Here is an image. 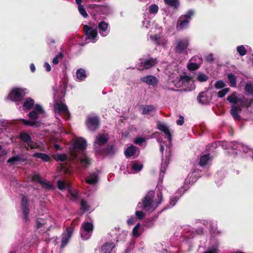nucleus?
Masks as SVG:
<instances>
[{
	"label": "nucleus",
	"instance_id": "nucleus-31",
	"mask_svg": "<svg viewBox=\"0 0 253 253\" xmlns=\"http://www.w3.org/2000/svg\"><path fill=\"white\" fill-rule=\"evenodd\" d=\"M83 227L85 231L88 234L90 233L93 231V225L92 223L85 222L83 224Z\"/></svg>",
	"mask_w": 253,
	"mask_h": 253
},
{
	"label": "nucleus",
	"instance_id": "nucleus-35",
	"mask_svg": "<svg viewBox=\"0 0 253 253\" xmlns=\"http://www.w3.org/2000/svg\"><path fill=\"white\" fill-rule=\"evenodd\" d=\"M169 160L166 158L165 160H162L161 171L162 172H165V170L169 165Z\"/></svg>",
	"mask_w": 253,
	"mask_h": 253
},
{
	"label": "nucleus",
	"instance_id": "nucleus-25",
	"mask_svg": "<svg viewBox=\"0 0 253 253\" xmlns=\"http://www.w3.org/2000/svg\"><path fill=\"white\" fill-rule=\"evenodd\" d=\"M26 161H27L26 158H21L20 156L17 155V156H13V157L9 158L7 161V163H9L11 165H12L13 163L14 162H25Z\"/></svg>",
	"mask_w": 253,
	"mask_h": 253
},
{
	"label": "nucleus",
	"instance_id": "nucleus-1",
	"mask_svg": "<svg viewBox=\"0 0 253 253\" xmlns=\"http://www.w3.org/2000/svg\"><path fill=\"white\" fill-rule=\"evenodd\" d=\"M227 100L229 102L233 103L234 105L231 107L230 110V113L235 120L240 121L241 119L240 115L239 113L242 111L241 106L238 105H235L239 103L243 107H249L251 105V102L248 99H246L244 96L238 97L236 92H233L231 94L229 95Z\"/></svg>",
	"mask_w": 253,
	"mask_h": 253
},
{
	"label": "nucleus",
	"instance_id": "nucleus-17",
	"mask_svg": "<svg viewBox=\"0 0 253 253\" xmlns=\"http://www.w3.org/2000/svg\"><path fill=\"white\" fill-rule=\"evenodd\" d=\"M157 127L160 131L163 132L167 136L169 141L171 140V133L168 126L163 124H159L158 125Z\"/></svg>",
	"mask_w": 253,
	"mask_h": 253
},
{
	"label": "nucleus",
	"instance_id": "nucleus-3",
	"mask_svg": "<svg viewBox=\"0 0 253 253\" xmlns=\"http://www.w3.org/2000/svg\"><path fill=\"white\" fill-rule=\"evenodd\" d=\"M155 192L154 191H149L145 196L142 200V208L146 211H152L154 202L153 198L154 197Z\"/></svg>",
	"mask_w": 253,
	"mask_h": 253
},
{
	"label": "nucleus",
	"instance_id": "nucleus-26",
	"mask_svg": "<svg viewBox=\"0 0 253 253\" xmlns=\"http://www.w3.org/2000/svg\"><path fill=\"white\" fill-rule=\"evenodd\" d=\"M98 176L95 173H93L90 175L89 176L86 177L85 178L86 182L89 184H95L98 182Z\"/></svg>",
	"mask_w": 253,
	"mask_h": 253
},
{
	"label": "nucleus",
	"instance_id": "nucleus-55",
	"mask_svg": "<svg viewBox=\"0 0 253 253\" xmlns=\"http://www.w3.org/2000/svg\"><path fill=\"white\" fill-rule=\"evenodd\" d=\"M135 215L139 219H142L145 217V213L143 211H136Z\"/></svg>",
	"mask_w": 253,
	"mask_h": 253
},
{
	"label": "nucleus",
	"instance_id": "nucleus-6",
	"mask_svg": "<svg viewBox=\"0 0 253 253\" xmlns=\"http://www.w3.org/2000/svg\"><path fill=\"white\" fill-rule=\"evenodd\" d=\"M85 125L90 131H95L100 126V120L97 116H89L87 118Z\"/></svg>",
	"mask_w": 253,
	"mask_h": 253
},
{
	"label": "nucleus",
	"instance_id": "nucleus-19",
	"mask_svg": "<svg viewBox=\"0 0 253 253\" xmlns=\"http://www.w3.org/2000/svg\"><path fill=\"white\" fill-rule=\"evenodd\" d=\"M165 4L173 9H177L180 6L179 0H164Z\"/></svg>",
	"mask_w": 253,
	"mask_h": 253
},
{
	"label": "nucleus",
	"instance_id": "nucleus-46",
	"mask_svg": "<svg viewBox=\"0 0 253 253\" xmlns=\"http://www.w3.org/2000/svg\"><path fill=\"white\" fill-rule=\"evenodd\" d=\"M28 116L32 120H37L38 119L39 114L36 111L33 110L28 114Z\"/></svg>",
	"mask_w": 253,
	"mask_h": 253
},
{
	"label": "nucleus",
	"instance_id": "nucleus-43",
	"mask_svg": "<svg viewBox=\"0 0 253 253\" xmlns=\"http://www.w3.org/2000/svg\"><path fill=\"white\" fill-rule=\"evenodd\" d=\"M159 10L158 6L155 4L151 5L149 6V12L151 14H156Z\"/></svg>",
	"mask_w": 253,
	"mask_h": 253
},
{
	"label": "nucleus",
	"instance_id": "nucleus-12",
	"mask_svg": "<svg viewBox=\"0 0 253 253\" xmlns=\"http://www.w3.org/2000/svg\"><path fill=\"white\" fill-rule=\"evenodd\" d=\"M158 63V60L156 58H151L141 62L140 66L142 67V69H148L154 67Z\"/></svg>",
	"mask_w": 253,
	"mask_h": 253
},
{
	"label": "nucleus",
	"instance_id": "nucleus-16",
	"mask_svg": "<svg viewBox=\"0 0 253 253\" xmlns=\"http://www.w3.org/2000/svg\"><path fill=\"white\" fill-rule=\"evenodd\" d=\"M109 137L107 134L103 133L96 137L95 143L101 146L108 141Z\"/></svg>",
	"mask_w": 253,
	"mask_h": 253
},
{
	"label": "nucleus",
	"instance_id": "nucleus-14",
	"mask_svg": "<svg viewBox=\"0 0 253 253\" xmlns=\"http://www.w3.org/2000/svg\"><path fill=\"white\" fill-rule=\"evenodd\" d=\"M46 221L42 218H38L36 222V227L37 230H39V232H44L47 229L46 225Z\"/></svg>",
	"mask_w": 253,
	"mask_h": 253
},
{
	"label": "nucleus",
	"instance_id": "nucleus-42",
	"mask_svg": "<svg viewBox=\"0 0 253 253\" xmlns=\"http://www.w3.org/2000/svg\"><path fill=\"white\" fill-rule=\"evenodd\" d=\"M140 223H137L133 228L132 230V235L135 237H137L140 236V234L138 232L139 229L140 228Z\"/></svg>",
	"mask_w": 253,
	"mask_h": 253
},
{
	"label": "nucleus",
	"instance_id": "nucleus-27",
	"mask_svg": "<svg viewBox=\"0 0 253 253\" xmlns=\"http://www.w3.org/2000/svg\"><path fill=\"white\" fill-rule=\"evenodd\" d=\"M211 157L209 154L204 155L200 157L199 165L201 167L206 166Z\"/></svg>",
	"mask_w": 253,
	"mask_h": 253
},
{
	"label": "nucleus",
	"instance_id": "nucleus-47",
	"mask_svg": "<svg viewBox=\"0 0 253 253\" xmlns=\"http://www.w3.org/2000/svg\"><path fill=\"white\" fill-rule=\"evenodd\" d=\"M73 233V229L68 227L66 229L65 232L63 234V237H71Z\"/></svg>",
	"mask_w": 253,
	"mask_h": 253
},
{
	"label": "nucleus",
	"instance_id": "nucleus-28",
	"mask_svg": "<svg viewBox=\"0 0 253 253\" xmlns=\"http://www.w3.org/2000/svg\"><path fill=\"white\" fill-rule=\"evenodd\" d=\"M77 78L80 81L84 80L86 77V72L84 69L83 68L79 69L76 72Z\"/></svg>",
	"mask_w": 253,
	"mask_h": 253
},
{
	"label": "nucleus",
	"instance_id": "nucleus-62",
	"mask_svg": "<svg viewBox=\"0 0 253 253\" xmlns=\"http://www.w3.org/2000/svg\"><path fill=\"white\" fill-rule=\"evenodd\" d=\"M157 197L159 201L157 203V204H160L161 203L163 198L162 193L161 192L159 191V192L157 193Z\"/></svg>",
	"mask_w": 253,
	"mask_h": 253
},
{
	"label": "nucleus",
	"instance_id": "nucleus-5",
	"mask_svg": "<svg viewBox=\"0 0 253 253\" xmlns=\"http://www.w3.org/2000/svg\"><path fill=\"white\" fill-rule=\"evenodd\" d=\"M25 95L24 90L21 88H14L8 95L10 99L17 104H19Z\"/></svg>",
	"mask_w": 253,
	"mask_h": 253
},
{
	"label": "nucleus",
	"instance_id": "nucleus-38",
	"mask_svg": "<svg viewBox=\"0 0 253 253\" xmlns=\"http://www.w3.org/2000/svg\"><path fill=\"white\" fill-rule=\"evenodd\" d=\"M19 121L22 122L23 124L28 126H35L37 124L35 121L27 120L24 119H21Z\"/></svg>",
	"mask_w": 253,
	"mask_h": 253
},
{
	"label": "nucleus",
	"instance_id": "nucleus-9",
	"mask_svg": "<svg viewBox=\"0 0 253 253\" xmlns=\"http://www.w3.org/2000/svg\"><path fill=\"white\" fill-rule=\"evenodd\" d=\"M21 209L23 214V219L27 221L29 219V200L27 197L23 195L21 201Z\"/></svg>",
	"mask_w": 253,
	"mask_h": 253
},
{
	"label": "nucleus",
	"instance_id": "nucleus-8",
	"mask_svg": "<svg viewBox=\"0 0 253 253\" xmlns=\"http://www.w3.org/2000/svg\"><path fill=\"white\" fill-rule=\"evenodd\" d=\"M19 138L22 141L27 144V146L25 145L24 147L27 151H29V148L33 149L35 148L34 145L32 144L33 141L31 136L25 131L20 132Z\"/></svg>",
	"mask_w": 253,
	"mask_h": 253
},
{
	"label": "nucleus",
	"instance_id": "nucleus-44",
	"mask_svg": "<svg viewBox=\"0 0 253 253\" xmlns=\"http://www.w3.org/2000/svg\"><path fill=\"white\" fill-rule=\"evenodd\" d=\"M63 57V54L62 52L59 53L52 60V63L54 65H57L59 63V59Z\"/></svg>",
	"mask_w": 253,
	"mask_h": 253
},
{
	"label": "nucleus",
	"instance_id": "nucleus-11",
	"mask_svg": "<svg viewBox=\"0 0 253 253\" xmlns=\"http://www.w3.org/2000/svg\"><path fill=\"white\" fill-rule=\"evenodd\" d=\"M189 45L188 41L186 39L179 40L177 42V45L175 48V51L181 53L183 52L188 47Z\"/></svg>",
	"mask_w": 253,
	"mask_h": 253
},
{
	"label": "nucleus",
	"instance_id": "nucleus-29",
	"mask_svg": "<svg viewBox=\"0 0 253 253\" xmlns=\"http://www.w3.org/2000/svg\"><path fill=\"white\" fill-rule=\"evenodd\" d=\"M227 77L230 85L232 87H236L237 84V78L236 76L232 73H230L228 75Z\"/></svg>",
	"mask_w": 253,
	"mask_h": 253
},
{
	"label": "nucleus",
	"instance_id": "nucleus-39",
	"mask_svg": "<svg viewBox=\"0 0 253 253\" xmlns=\"http://www.w3.org/2000/svg\"><path fill=\"white\" fill-rule=\"evenodd\" d=\"M226 84L222 80H218L214 84V87L216 89H221L224 87Z\"/></svg>",
	"mask_w": 253,
	"mask_h": 253
},
{
	"label": "nucleus",
	"instance_id": "nucleus-52",
	"mask_svg": "<svg viewBox=\"0 0 253 253\" xmlns=\"http://www.w3.org/2000/svg\"><path fill=\"white\" fill-rule=\"evenodd\" d=\"M34 111H36L38 114L44 113L43 109L41 105L38 104L35 105Z\"/></svg>",
	"mask_w": 253,
	"mask_h": 253
},
{
	"label": "nucleus",
	"instance_id": "nucleus-7",
	"mask_svg": "<svg viewBox=\"0 0 253 253\" xmlns=\"http://www.w3.org/2000/svg\"><path fill=\"white\" fill-rule=\"evenodd\" d=\"M84 31L86 37V39L90 40L91 42H96V39L98 35L96 29H94L92 27L85 25L84 26Z\"/></svg>",
	"mask_w": 253,
	"mask_h": 253
},
{
	"label": "nucleus",
	"instance_id": "nucleus-51",
	"mask_svg": "<svg viewBox=\"0 0 253 253\" xmlns=\"http://www.w3.org/2000/svg\"><path fill=\"white\" fill-rule=\"evenodd\" d=\"M160 37L157 35H153L150 37L151 40L158 45L160 44Z\"/></svg>",
	"mask_w": 253,
	"mask_h": 253
},
{
	"label": "nucleus",
	"instance_id": "nucleus-24",
	"mask_svg": "<svg viewBox=\"0 0 253 253\" xmlns=\"http://www.w3.org/2000/svg\"><path fill=\"white\" fill-rule=\"evenodd\" d=\"M136 153V147L131 145L128 147L125 151V154L126 158L133 156Z\"/></svg>",
	"mask_w": 253,
	"mask_h": 253
},
{
	"label": "nucleus",
	"instance_id": "nucleus-59",
	"mask_svg": "<svg viewBox=\"0 0 253 253\" xmlns=\"http://www.w3.org/2000/svg\"><path fill=\"white\" fill-rule=\"evenodd\" d=\"M70 238H62L61 244V248H64L69 243Z\"/></svg>",
	"mask_w": 253,
	"mask_h": 253
},
{
	"label": "nucleus",
	"instance_id": "nucleus-37",
	"mask_svg": "<svg viewBox=\"0 0 253 253\" xmlns=\"http://www.w3.org/2000/svg\"><path fill=\"white\" fill-rule=\"evenodd\" d=\"M81 208L84 211H89V206L87 205L86 201L84 199H82L81 201Z\"/></svg>",
	"mask_w": 253,
	"mask_h": 253
},
{
	"label": "nucleus",
	"instance_id": "nucleus-61",
	"mask_svg": "<svg viewBox=\"0 0 253 253\" xmlns=\"http://www.w3.org/2000/svg\"><path fill=\"white\" fill-rule=\"evenodd\" d=\"M145 141V139L142 137H137L134 140V143L137 144H140L144 142Z\"/></svg>",
	"mask_w": 253,
	"mask_h": 253
},
{
	"label": "nucleus",
	"instance_id": "nucleus-49",
	"mask_svg": "<svg viewBox=\"0 0 253 253\" xmlns=\"http://www.w3.org/2000/svg\"><path fill=\"white\" fill-rule=\"evenodd\" d=\"M79 11L80 14L84 17L86 18L88 16L87 13H86L85 8L83 7V5L80 6L78 7Z\"/></svg>",
	"mask_w": 253,
	"mask_h": 253
},
{
	"label": "nucleus",
	"instance_id": "nucleus-48",
	"mask_svg": "<svg viewBox=\"0 0 253 253\" xmlns=\"http://www.w3.org/2000/svg\"><path fill=\"white\" fill-rule=\"evenodd\" d=\"M67 159L66 155L65 154H61L57 155L56 160L57 161H60L63 162Z\"/></svg>",
	"mask_w": 253,
	"mask_h": 253
},
{
	"label": "nucleus",
	"instance_id": "nucleus-58",
	"mask_svg": "<svg viewBox=\"0 0 253 253\" xmlns=\"http://www.w3.org/2000/svg\"><path fill=\"white\" fill-rule=\"evenodd\" d=\"M206 60L208 62L212 63L214 61L213 54L212 53L209 54L206 56Z\"/></svg>",
	"mask_w": 253,
	"mask_h": 253
},
{
	"label": "nucleus",
	"instance_id": "nucleus-63",
	"mask_svg": "<svg viewBox=\"0 0 253 253\" xmlns=\"http://www.w3.org/2000/svg\"><path fill=\"white\" fill-rule=\"evenodd\" d=\"M178 198L176 196L172 197L170 198V203L171 204L174 206L175 204V203L177 201Z\"/></svg>",
	"mask_w": 253,
	"mask_h": 253
},
{
	"label": "nucleus",
	"instance_id": "nucleus-4",
	"mask_svg": "<svg viewBox=\"0 0 253 253\" xmlns=\"http://www.w3.org/2000/svg\"><path fill=\"white\" fill-rule=\"evenodd\" d=\"M86 147V141L82 137H79L70 146L71 151L73 157H77L76 151L78 149L81 150H84Z\"/></svg>",
	"mask_w": 253,
	"mask_h": 253
},
{
	"label": "nucleus",
	"instance_id": "nucleus-45",
	"mask_svg": "<svg viewBox=\"0 0 253 253\" xmlns=\"http://www.w3.org/2000/svg\"><path fill=\"white\" fill-rule=\"evenodd\" d=\"M143 168L142 164H139L137 163L133 164L132 166V169L136 172H139Z\"/></svg>",
	"mask_w": 253,
	"mask_h": 253
},
{
	"label": "nucleus",
	"instance_id": "nucleus-2",
	"mask_svg": "<svg viewBox=\"0 0 253 253\" xmlns=\"http://www.w3.org/2000/svg\"><path fill=\"white\" fill-rule=\"evenodd\" d=\"M194 15L193 10H188L185 14L181 15L178 18L176 23V29L178 31L188 28L189 23Z\"/></svg>",
	"mask_w": 253,
	"mask_h": 253
},
{
	"label": "nucleus",
	"instance_id": "nucleus-32",
	"mask_svg": "<svg viewBox=\"0 0 253 253\" xmlns=\"http://www.w3.org/2000/svg\"><path fill=\"white\" fill-rule=\"evenodd\" d=\"M209 77L203 73L200 72L197 77V80L200 82H205L208 80Z\"/></svg>",
	"mask_w": 253,
	"mask_h": 253
},
{
	"label": "nucleus",
	"instance_id": "nucleus-21",
	"mask_svg": "<svg viewBox=\"0 0 253 253\" xmlns=\"http://www.w3.org/2000/svg\"><path fill=\"white\" fill-rule=\"evenodd\" d=\"M197 100L199 103L203 104L207 103L209 100L206 92L203 91L200 92L197 97Z\"/></svg>",
	"mask_w": 253,
	"mask_h": 253
},
{
	"label": "nucleus",
	"instance_id": "nucleus-15",
	"mask_svg": "<svg viewBox=\"0 0 253 253\" xmlns=\"http://www.w3.org/2000/svg\"><path fill=\"white\" fill-rule=\"evenodd\" d=\"M98 28L99 32L102 36L105 37L108 34L109 31L108 30V24L107 22L101 21L99 23Z\"/></svg>",
	"mask_w": 253,
	"mask_h": 253
},
{
	"label": "nucleus",
	"instance_id": "nucleus-10",
	"mask_svg": "<svg viewBox=\"0 0 253 253\" xmlns=\"http://www.w3.org/2000/svg\"><path fill=\"white\" fill-rule=\"evenodd\" d=\"M55 112L58 114L66 113L69 115L66 105L59 100H57L54 105Z\"/></svg>",
	"mask_w": 253,
	"mask_h": 253
},
{
	"label": "nucleus",
	"instance_id": "nucleus-57",
	"mask_svg": "<svg viewBox=\"0 0 253 253\" xmlns=\"http://www.w3.org/2000/svg\"><path fill=\"white\" fill-rule=\"evenodd\" d=\"M32 180L33 181L38 182L40 184L42 183V181L41 177L37 174L33 175V176H32Z\"/></svg>",
	"mask_w": 253,
	"mask_h": 253
},
{
	"label": "nucleus",
	"instance_id": "nucleus-50",
	"mask_svg": "<svg viewBox=\"0 0 253 253\" xmlns=\"http://www.w3.org/2000/svg\"><path fill=\"white\" fill-rule=\"evenodd\" d=\"M191 80V77L184 75H181L180 76V81H181L183 83H188Z\"/></svg>",
	"mask_w": 253,
	"mask_h": 253
},
{
	"label": "nucleus",
	"instance_id": "nucleus-36",
	"mask_svg": "<svg viewBox=\"0 0 253 253\" xmlns=\"http://www.w3.org/2000/svg\"><path fill=\"white\" fill-rule=\"evenodd\" d=\"M81 165L85 168H86L90 164V160L87 157L82 158L80 160Z\"/></svg>",
	"mask_w": 253,
	"mask_h": 253
},
{
	"label": "nucleus",
	"instance_id": "nucleus-13",
	"mask_svg": "<svg viewBox=\"0 0 253 253\" xmlns=\"http://www.w3.org/2000/svg\"><path fill=\"white\" fill-rule=\"evenodd\" d=\"M140 80L143 82L149 85H151L153 86L157 85L158 83V80L157 78L152 75H147L145 77H142L141 78Z\"/></svg>",
	"mask_w": 253,
	"mask_h": 253
},
{
	"label": "nucleus",
	"instance_id": "nucleus-30",
	"mask_svg": "<svg viewBox=\"0 0 253 253\" xmlns=\"http://www.w3.org/2000/svg\"><path fill=\"white\" fill-rule=\"evenodd\" d=\"M142 114L143 115H147L149 114L150 112L155 111V107L152 105H148L144 106L142 108Z\"/></svg>",
	"mask_w": 253,
	"mask_h": 253
},
{
	"label": "nucleus",
	"instance_id": "nucleus-41",
	"mask_svg": "<svg viewBox=\"0 0 253 253\" xmlns=\"http://www.w3.org/2000/svg\"><path fill=\"white\" fill-rule=\"evenodd\" d=\"M200 66L197 63L191 62L187 65V68L190 71H194L198 69Z\"/></svg>",
	"mask_w": 253,
	"mask_h": 253
},
{
	"label": "nucleus",
	"instance_id": "nucleus-18",
	"mask_svg": "<svg viewBox=\"0 0 253 253\" xmlns=\"http://www.w3.org/2000/svg\"><path fill=\"white\" fill-rule=\"evenodd\" d=\"M116 247V244L113 242L106 243L102 247L101 252L103 253H111L113 249Z\"/></svg>",
	"mask_w": 253,
	"mask_h": 253
},
{
	"label": "nucleus",
	"instance_id": "nucleus-40",
	"mask_svg": "<svg viewBox=\"0 0 253 253\" xmlns=\"http://www.w3.org/2000/svg\"><path fill=\"white\" fill-rule=\"evenodd\" d=\"M229 88H225L219 91L217 93L218 97L219 98H222L224 97L226 94L229 91Z\"/></svg>",
	"mask_w": 253,
	"mask_h": 253
},
{
	"label": "nucleus",
	"instance_id": "nucleus-33",
	"mask_svg": "<svg viewBox=\"0 0 253 253\" xmlns=\"http://www.w3.org/2000/svg\"><path fill=\"white\" fill-rule=\"evenodd\" d=\"M245 91L249 94L253 96V84L250 83H247L245 85Z\"/></svg>",
	"mask_w": 253,
	"mask_h": 253
},
{
	"label": "nucleus",
	"instance_id": "nucleus-54",
	"mask_svg": "<svg viewBox=\"0 0 253 253\" xmlns=\"http://www.w3.org/2000/svg\"><path fill=\"white\" fill-rule=\"evenodd\" d=\"M42 187L46 189H51L52 187V184H50L48 182H46L45 181H42V183L40 184Z\"/></svg>",
	"mask_w": 253,
	"mask_h": 253
},
{
	"label": "nucleus",
	"instance_id": "nucleus-60",
	"mask_svg": "<svg viewBox=\"0 0 253 253\" xmlns=\"http://www.w3.org/2000/svg\"><path fill=\"white\" fill-rule=\"evenodd\" d=\"M184 124V117L180 115L179 117V119L176 121V124L178 126H182Z\"/></svg>",
	"mask_w": 253,
	"mask_h": 253
},
{
	"label": "nucleus",
	"instance_id": "nucleus-34",
	"mask_svg": "<svg viewBox=\"0 0 253 253\" xmlns=\"http://www.w3.org/2000/svg\"><path fill=\"white\" fill-rule=\"evenodd\" d=\"M237 51L240 56H244L247 54V51L244 45L237 46Z\"/></svg>",
	"mask_w": 253,
	"mask_h": 253
},
{
	"label": "nucleus",
	"instance_id": "nucleus-64",
	"mask_svg": "<svg viewBox=\"0 0 253 253\" xmlns=\"http://www.w3.org/2000/svg\"><path fill=\"white\" fill-rule=\"evenodd\" d=\"M127 223L128 225H133L134 223V220L133 217H130L127 220Z\"/></svg>",
	"mask_w": 253,
	"mask_h": 253
},
{
	"label": "nucleus",
	"instance_id": "nucleus-56",
	"mask_svg": "<svg viewBox=\"0 0 253 253\" xmlns=\"http://www.w3.org/2000/svg\"><path fill=\"white\" fill-rule=\"evenodd\" d=\"M57 186L60 190H63L65 188V183L62 180L57 181Z\"/></svg>",
	"mask_w": 253,
	"mask_h": 253
},
{
	"label": "nucleus",
	"instance_id": "nucleus-23",
	"mask_svg": "<svg viewBox=\"0 0 253 253\" xmlns=\"http://www.w3.org/2000/svg\"><path fill=\"white\" fill-rule=\"evenodd\" d=\"M100 153L101 155L112 156L115 153L114 147L113 145L108 146L106 148L101 150Z\"/></svg>",
	"mask_w": 253,
	"mask_h": 253
},
{
	"label": "nucleus",
	"instance_id": "nucleus-53",
	"mask_svg": "<svg viewBox=\"0 0 253 253\" xmlns=\"http://www.w3.org/2000/svg\"><path fill=\"white\" fill-rule=\"evenodd\" d=\"M194 233V235L192 237H194L195 236H201L203 235V228H199L197 230H195V231H193Z\"/></svg>",
	"mask_w": 253,
	"mask_h": 253
},
{
	"label": "nucleus",
	"instance_id": "nucleus-20",
	"mask_svg": "<svg viewBox=\"0 0 253 253\" xmlns=\"http://www.w3.org/2000/svg\"><path fill=\"white\" fill-rule=\"evenodd\" d=\"M34 103L35 101L31 97H28L26 98L23 104V106L25 110H30L33 108Z\"/></svg>",
	"mask_w": 253,
	"mask_h": 253
},
{
	"label": "nucleus",
	"instance_id": "nucleus-22",
	"mask_svg": "<svg viewBox=\"0 0 253 253\" xmlns=\"http://www.w3.org/2000/svg\"><path fill=\"white\" fill-rule=\"evenodd\" d=\"M34 158H37L42 159L44 162H49L50 158L49 156L45 153L36 152L33 155Z\"/></svg>",
	"mask_w": 253,
	"mask_h": 253
}]
</instances>
